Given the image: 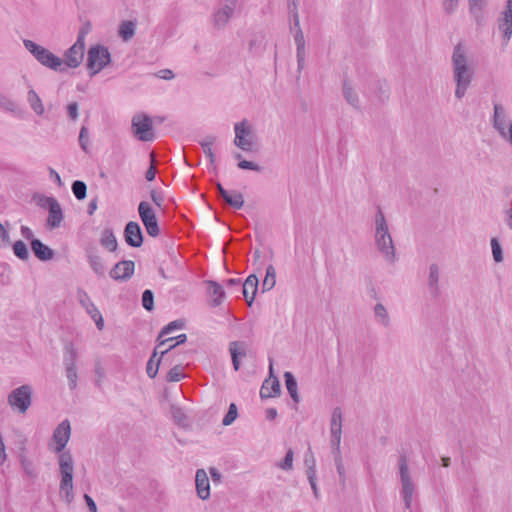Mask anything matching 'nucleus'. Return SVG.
Returning a JSON list of instances; mask_svg holds the SVG:
<instances>
[{
  "label": "nucleus",
  "mask_w": 512,
  "mask_h": 512,
  "mask_svg": "<svg viewBox=\"0 0 512 512\" xmlns=\"http://www.w3.org/2000/svg\"><path fill=\"white\" fill-rule=\"evenodd\" d=\"M304 463L307 468L306 474L307 478H313V476L316 475V460L314 457L313 452L309 448L308 451L305 453L304 456Z\"/></svg>",
  "instance_id": "37"
},
{
  "label": "nucleus",
  "mask_w": 512,
  "mask_h": 512,
  "mask_svg": "<svg viewBox=\"0 0 512 512\" xmlns=\"http://www.w3.org/2000/svg\"><path fill=\"white\" fill-rule=\"evenodd\" d=\"M343 95L346 101L351 106H353L356 109L360 108L359 98L348 82H344L343 84Z\"/></svg>",
  "instance_id": "35"
},
{
  "label": "nucleus",
  "mask_w": 512,
  "mask_h": 512,
  "mask_svg": "<svg viewBox=\"0 0 512 512\" xmlns=\"http://www.w3.org/2000/svg\"><path fill=\"white\" fill-rule=\"evenodd\" d=\"M136 24L133 21H123L119 26V36L123 41H129L135 35Z\"/></svg>",
  "instance_id": "31"
},
{
  "label": "nucleus",
  "mask_w": 512,
  "mask_h": 512,
  "mask_svg": "<svg viewBox=\"0 0 512 512\" xmlns=\"http://www.w3.org/2000/svg\"><path fill=\"white\" fill-rule=\"evenodd\" d=\"M20 232H21L22 237L25 238L26 240H30L32 242V240L34 239L33 231L29 227L21 226Z\"/></svg>",
  "instance_id": "62"
},
{
  "label": "nucleus",
  "mask_w": 512,
  "mask_h": 512,
  "mask_svg": "<svg viewBox=\"0 0 512 512\" xmlns=\"http://www.w3.org/2000/svg\"><path fill=\"white\" fill-rule=\"evenodd\" d=\"M498 29L502 33L503 44L507 45L512 37V0H507L504 10L499 14Z\"/></svg>",
  "instance_id": "12"
},
{
  "label": "nucleus",
  "mask_w": 512,
  "mask_h": 512,
  "mask_svg": "<svg viewBox=\"0 0 512 512\" xmlns=\"http://www.w3.org/2000/svg\"><path fill=\"white\" fill-rule=\"evenodd\" d=\"M23 45L41 65L52 70L60 69L62 65L61 58L55 56L45 47L28 39L23 40Z\"/></svg>",
  "instance_id": "5"
},
{
  "label": "nucleus",
  "mask_w": 512,
  "mask_h": 512,
  "mask_svg": "<svg viewBox=\"0 0 512 512\" xmlns=\"http://www.w3.org/2000/svg\"><path fill=\"white\" fill-rule=\"evenodd\" d=\"M280 394V382L277 377L266 379L260 389L261 398H271Z\"/></svg>",
  "instance_id": "24"
},
{
  "label": "nucleus",
  "mask_w": 512,
  "mask_h": 512,
  "mask_svg": "<svg viewBox=\"0 0 512 512\" xmlns=\"http://www.w3.org/2000/svg\"><path fill=\"white\" fill-rule=\"evenodd\" d=\"M342 431V411L336 407L332 412L330 432Z\"/></svg>",
  "instance_id": "41"
},
{
  "label": "nucleus",
  "mask_w": 512,
  "mask_h": 512,
  "mask_svg": "<svg viewBox=\"0 0 512 512\" xmlns=\"http://www.w3.org/2000/svg\"><path fill=\"white\" fill-rule=\"evenodd\" d=\"M451 63L453 80L456 84L455 97L460 100L465 96L474 76V69L469 63L465 47L461 43L455 45Z\"/></svg>",
  "instance_id": "1"
},
{
  "label": "nucleus",
  "mask_w": 512,
  "mask_h": 512,
  "mask_svg": "<svg viewBox=\"0 0 512 512\" xmlns=\"http://www.w3.org/2000/svg\"><path fill=\"white\" fill-rule=\"evenodd\" d=\"M493 128L499 133L501 137H506L507 134V119L506 113L501 104H494V114L492 119Z\"/></svg>",
  "instance_id": "18"
},
{
  "label": "nucleus",
  "mask_w": 512,
  "mask_h": 512,
  "mask_svg": "<svg viewBox=\"0 0 512 512\" xmlns=\"http://www.w3.org/2000/svg\"><path fill=\"white\" fill-rule=\"evenodd\" d=\"M101 245L109 251H115L117 249V239L110 228L104 229L100 239Z\"/></svg>",
  "instance_id": "27"
},
{
  "label": "nucleus",
  "mask_w": 512,
  "mask_h": 512,
  "mask_svg": "<svg viewBox=\"0 0 512 512\" xmlns=\"http://www.w3.org/2000/svg\"><path fill=\"white\" fill-rule=\"evenodd\" d=\"M205 284L207 286V293L211 299V305L213 307L221 305L225 298L223 287L219 283L212 280L206 281Z\"/></svg>",
  "instance_id": "21"
},
{
  "label": "nucleus",
  "mask_w": 512,
  "mask_h": 512,
  "mask_svg": "<svg viewBox=\"0 0 512 512\" xmlns=\"http://www.w3.org/2000/svg\"><path fill=\"white\" fill-rule=\"evenodd\" d=\"M174 73L170 69H163L158 72V77L165 80H171L174 78Z\"/></svg>",
  "instance_id": "64"
},
{
  "label": "nucleus",
  "mask_w": 512,
  "mask_h": 512,
  "mask_svg": "<svg viewBox=\"0 0 512 512\" xmlns=\"http://www.w3.org/2000/svg\"><path fill=\"white\" fill-rule=\"evenodd\" d=\"M295 26L298 27L296 34L294 35V41L296 44V57L298 63V69L301 70L305 64L306 50H305V38L302 30L300 29L298 13H294Z\"/></svg>",
  "instance_id": "15"
},
{
  "label": "nucleus",
  "mask_w": 512,
  "mask_h": 512,
  "mask_svg": "<svg viewBox=\"0 0 512 512\" xmlns=\"http://www.w3.org/2000/svg\"><path fill=\"white\" fill-rule=\"evenodd\" d=\"M237 0H224L213 13V23L217 28H223L233 17Z\"/></svg>",
  "instance_id": "13"
},
{
  "label": "nucleus",
  "mask_w": 512,
  "mask_h": 512,
  "mask_svg": "<svg viewBox=\"0 0 512 512\" xmlns=\"http://www.w3.org/2000/svg\"><path fill=\"white\" fill-rule=\"evenodd\" d=\"M0 107L6 111L14 112L17 109V104L11 98L0 94Z\"/></svg>",
  "instance_id": "51"
},
{
  "label": "nucleus",
  "mask_w": 512,
  "mask_h": 512,
  "mask_svg": "<svg viewBox=\"0 0 512 512\" xmlns=\"http://www.w3.org/2000/svg\"><path fill=\"white\" fill-rule=\"evenodd\" d=\"M184 322L182 320H175L166 325L160 332L158 340L162 339L165 335L170 334L172 331L182 329Z\"/></svg>",
  "instance_id": "45"
},
{
  "label": "nucleus",
  "mask_w": 512,
  "mask_h": 512,
  "mask_svg": "<svg viewBox=\"0 0 512 512\" xmlns=\"http://www.w3.org/2000/svg\"><path fill=\"white\" fill-rule=\"evenodd\" d=\"M265 48L266 38L263 34H257L249 41V51L255 56L261 55Z\"/></svg>",
  "instance_id": "26"
},
{
  "label": "nucleus",
  "mask_w": 512,
  "mask_h": 512,
  "mask_svg": "<svg viewBox=\"0 0 512 512\" xmlns=\"http://www.w3.org/2000/svg\"><path fill=\"white\" fill-rule=\"evenodd\" d=\"M398 474L400 480V495L405 508L410 509L414 496L417 494V486L409 468L408 457L401 454L398 458Z\"/></svg>",
  "instance_id": "3"
},
{
  "label": "nucleus",
  "mask_w": 512,
  "mask_h": 512,
  "mask_svg": "<svg viewBox=\"0 0 512 512\" xmlns=\"http://www.w3.org/2000/svg\"><path fill=\"white\" fill-rule=\"evenodd\" d=\"M374 241L377 250L383 258L390 264L396 260V252L388 224L382 210L379 208L375 216V235Z\"/></svg>",
  "instance_id": "2"
},
{
  "label": "nucleus",
  "mask_w": 512,
  "mask_h": 512,
  "mask_svg": "<svg viewBox=\"0 0 512 512\" xmlns=\"http://www.w3.org/2000/svg\"><path fill=\"white\" fill-rule=\"evenodd\" d=\"M234 144L243 151L250 152L255 144V132L248 120L243 119L234 125Z\"/></svg>",
  "instance_id": "6"
},
{
  "label": "nucleus",
  "mask_w": 512,
  "mask_h": 512,
  "mask_svg": "<svg viewBox=\"0 0 512 512\" xmlns=\"http://www.w3.org/2000/svg\"><path fill=\"white\" fill-rule=\"evenodd\" d=\"M342 431L331 432V446L333 455H340Z\"/></svg>",
  "instance_id": "49"
},
{
  "label": "nucleus",
  "mask_w": 512,
  "mask_h": 512,
  "mask_svg": "<svg viewBox=\"0 0 512 512\" xmlns=\"http://www.w3.org/2000/svg\"><path fill=\"white\" fill-rule=\"evenodd\" d=\"M150 198L153 203L160 209H163L164 204V194L160 190L152 189L150 191Z\"/></svg>",
  "instance_id": "54"
},
{
  "label": "nucleus",
  "mask_w": 512,
  "mask_h": 512,
  "mask_svg": "<svg viewBox=\"0 0 512 512\" xmlns=\"http://www.w3.org/2000/svg\"><path fill=\"white\" fill-rule=\"evenodd\" d=\"M134 268L135 264L133 261H120L111 269L110 277L114 280H127L133 275Z\"/></svg>",
  "instance_id": "17"
},
{
  "label": "nucleus",
  "mask_w": 512,
  "mask_h": 512,
  "mask_svg": "<svg viewBox=\"0 0 512 512\" xmlns=\"http://www.w3.org/2000/svg\"><path fill=\"white\" fill-rule=\"evenodd\" d=\"M237 166L240 168V169H243V170H253V171H260L261 168L259 165H257L256 163L254 162H251V161H247V160H241L238 162Z\"/></svg>",
  "instance_id": "58"
},
{
  "label": "nucleus",
  "mask_w": 512,
  "mask_h": 512,
  "mask_svg": "<svg viewBox=\"0 0 512 512\" xmlns=\"http://www.w3.org/2000/svg\"><path fill=\"white\" fill-rule=\"evenodd\" d=\"M79 144H80V147L82 148V150H84L85 152L88 150V144H89L88 130L85 126H82V128L80 130Z\"/></svg>",
  "instance_id": "55"
},
{
  "label": "nucleus",
  "mask_w": 512,
  "mask_h": 512,
  "mask_svg": "<svg viewBox=\"0 0 512 512\" xmlns=\"http://www.w3.org/2000/svg\"><path fill=\"white\" fill-rule=\"evenodd\" d=\"M469 11L475 18L477 23H480L483 17V9L486 6V0H468Z\"/></svg>",
  "instance_id": "29"
},
{
  "label": "nucleus",
  "mask_w": 512,
  "mask_h": 512,
  "mask_svg": "<svg viewBox=\"0 0 512 512\" xmlns=\"http://www.w3.org/2000/svg\"><path fill=\"white\" fill-rule=\"evenodd\" d=\"M284 379L287 391L295 403L299 402V395L297 390V382L291 372L284 373Z\"/></svg>",
  "instance_id": "30"
},
{
  "label": "nucleus",
  "mask_w": 512,
  "mask_h": 512,
  "mask_svg": "<svg viewBox=\"0 0 512 512\" xmlns=\"http://www.w3.org/2000/svg\"><path fill=\"white\" fill-rule=\"evenodd\" d=\"M86 31L81 30L75 44L66 52V66L77 67L83 60Z\"/></svg>",
  "instance_id": "14"
},
{
  "label": "nucleus",
  "mask_w": 512,
  "mask_h": 512,
  "mask_svg": "<svg viewBox=\"0 0 512 512\" xmlns=\"http://www.w3.org/2000/svg\"><path fill=\"white\" fill-rule=\"evenodd\" d=\"M224 201L235 209H241L244 205V197L240 192L237 191L229 192Z\"/></svg>",
  "instance_id": "38"
},
{
  "label": "nucleus",
  "mask_w": 512,
  "mask_h": 512,
  "mask_svg": "<svg viewBox=\"0 0 512 512\" xmlns=\"http://www.w3.org/2000/svg\"><path fill=\"white\" fill-rule=\"evenodd\" d=\"M258 284L259 280L255 274L249 275L245 282L242 283L241 291L248 306H251L254 301L255 295L258 290Z\"/></svg>",
  "instance_id": "19"
},
{
  "label": "nucleus",
  "mask_w": 512,
  "mask_h": 512,
  "mask_svg": "<svg viewBox=\"0 0 512 512\" xmlns=\"http://www.w3.org/2000/svg\"><path fill=\"white\" fill-rule=\"evenodd\" d=\"M32 395V386L23 384L8 394L7 402L13 411L25 414L32 405Z\"/></svg>",
  "instance_id": "4"
},
{
  "label": "nucleus",
  "mask_w": 512,
  "mask_h": 512,
  "mask_svg": "<svg viewBox=\"0 0 512 512\" xmlns=\"http://www.w3.org/2000/svg\"><path fill=\"white\" fill-rule=\"evenodd\" d=\"M292 463H293V451L292 450H288L286 455H285L284 460L280 464V467L283 470H290L292 468Z\"/></svg>",
  "instance_id": "59"
},
{
  "label": "nucleus",
  "mask_w": 512,
  "mask_h": 512,
  "mask_svg": "<svg viewBox=\"0 0 512 512\" xmlns=\"http://www.w3.org/2000/svg\"><path fill=\"white\" fill-rule=\"evenodd\" d=\"M184 376H185V374L183 372L182 367L177 365L169 370V372L167 373L166 379L169 382H178L181 379H183Z\"/></svg>",
  "instance_id": "47"
},
{
  "label": "nucleus",
  "mask_w": 512,
  "mask_h": 512,
  "mask_svg": "<svg viewBox=\"0 0 512 512\" xmlns=\"http://www.w3.org/2000/svg\"><path fill=\"white\" fill-rule=\"evenodd\" d=\"M247 346L245 342L242 341H232L229 344V352L231 354L232 364L235 371H238L240 368L239 357L246 356Z\"/></svg>",
  "instance_id": "23"
},
{
  "label": "nucleus",
  "mask_w": 512,
  "mask_h": 512,
  "mask_svg": "<svg viewBox=\"0 0 512 512\" xmlns=\"http://www.w3.org/2000/svg\"><path fill=\"white\" fill-rule=\"evenodd\" d=\"M276 284V271L273 265H269L266 268V275L262 282V291H270Z\"/></svg>",
  "instance_id": "32"
},
{
  "label": "nucleus",
  "mask_w": 512,
  "mask_h": 512,
  "mask_svg": "<svg viewBox=\"0 0 512 512\" xmlns=\"http://www.w3.org/2000/svg\"><path fill=\"white\" fill-rule=\"evenodd\" d=\"M89 263L93 271L99 275L104 276L106 273V266L103 262V259L99 255L91 254L89 256Z\"/></svg>",
  "instance_id": "36"
},
{
  "label": "nucleus",
  "mask_w": 512,
  "mask_h": 512,
  "mask_svg": "<svg viewBox=\"0 0 512 512\" xmlns=\"http://www.w3.org/2000/svg\"><path fill=\"white\" fill-rule=\"evenodd\" d=\"M150 158H151V165L150 167L147 169L146 173H145V178L147 181H152L155 179V175H156V168H155V156L153 153L150 154Z\"/></svg>",
  "instance_id": "57"
},
{
  "label": "nucleus",
  "mask_w": 512,
  "mask_h": 512,
  "mask_svg": "<svg viewBox=\"0 0 512 512\" xmlns=\"http://www.w3.org/2000/svg\"><path fill=\"white\" fill-rule=\"evenodd\" d=\"M9 241V232L7 229L0 223V246L4 245Z\"/></svg>",
  "instance_id": "61"
},
{
  "label": "nucleus",
  "mask_w": 512,
  "mask_h": 512,
  "mask_svg": "<svg viewBox=\"0 0 512 512\" xmlns=\"http://www.w3.org/2000/svg\"><path fill=\"white\" fill-rule=\"evenodd\" d=\"M67 112L71 119L76 120L78 117V105L76 102H72L67 106Z\"/></svg>",
  "instance_id": "60"
},
{
  "label": "nucleus",
  "mask_w": 512,
  "mask_h": 512,
  "mask_svg": "<svg viewBox=\"0 0 512 512\" xmlns=\"http://www.w3.org/2000/svg\"><path fill=\"white\" fill-rule=\"evenodd\" d=\"M172 415L178 423H182L185 418L183 411L180 408L172 407Z\"/></svg>",
  "instance_id": "63"
},
{
  "label": "nucleus",
  "mask_w": 512,
  "mask_h": 512,
  "mask_svg": "<svg viewBox=\"0 0 512 512\" xmlns=\"http://www.w3.org/2000/svg\"><path fill=\"white\" fill-rule=\"evenodd\" d=\"M27 101L31 107V109L37 114L42 115L44 112V107L41 99L38 94L34 90H29L27 95Z\"/></svg>",
  "instance_id": "33"
},
{
  "label": "nucleus",
  "mask_w": 512,
  "mask_h": 512,
  "mask_svg": "<svg viewBox=\"0 0 512 512\" xmlns=\"http://www.w3.org/2000/svg\"><path fill=\"white\" fill-rule=\"evenodd\" d=\"M124 238L129 246L140 247L143 243V234L140 225L134 221L128 222L124 230Z\"/></svg>",
  "instance_id": "16"
},
{
  "label": "nucleus",
  "mask_w": 512,
  "mask_h": 512,
  "mask_svg": "<svg viewBox=\"0 0 512 512\" xmlns=\"http://www.w3.org/2000/svg\"><path fill=\"white\" fill-rule=\"evenodd\" d=\"M139 217L151 237H157L160 234V227L157 221L156 212L147 201H141L138 205Z\"/></svg>",
  "instance_id": "11"
},
{
  "label": "nucleus",
  "mask_w": 512,
  "mask_h": 512,
  "mask_svg": "<svg viewBox=\"0 0 512 512\" xmlns=\"http://www.w3.org/2000/svg\"><path fill=\"white\" fill-rule=\"evenodd\" d=\"M111 61L109 50L102 46L96 45L88 50L87 68L90 75L94 76L106 67Z\"/></svg>",
  "instance_id": "8"
},
{
  "label": "nucleus",
  "mask_w": 512,
  "mask_h": 512,
  "mask_svg": "<svg viewBox=\"0 0 512 512\" xmlns=\"http://www.w3.org/2000/svg\"><path fill=\"white\" fill-rule=\"evenodd\" d=\"M85 310L90 315L92 320L95 322L97 329L100 331L103 330L104 320L96 306L92 302H89L87 303Z\"/></svg>",
  "instance_id": "34"
},
{
  "label": "nucleus",
  "mask_w": 512,
  "mask_h": 512,
  "mask_svg": "<svg viewBox=\"0 0 512 512\" xmlns=\"http://www.w3.org/2000/svg\"><path fill=\"white\" fill-rule=\"evenodd\" d=\"M197 495L200 499L206 500L210 496V484L206 472L198 469L195 476Z\"/></svg>",
  "instance_id": "20"
},
{
  "label": "nucleus",
  "mask_w": 512,
  "mask_h": 512,
  "mask_svg": "<svg viewBox=\"0 0 512 512\" xmlns=\"http://www.w3.org/2000/svg\"><path fill=\"white\" fill-rule=\"evenodd\" d=\"M31 249L34 255L41 261L51 260L54 256V252L51 248L43 244L38 239H33L31 242Z\"/></svg>",
  "instance_id": "25"
},
{
  "label": "nucleus",
  "mask_w": 512,
  "mask_h": 512,
  "mask_svg": "<svg viewBox=\"0 0 512 512\" xmlns=\"http://www.w3.org/2000/svg\"><path fill=\"white\" fill-rule=\"evenodd\" d=\"M72 472H73V463L72 458L66 453V501H69V490H72Z\"/></svg>",
  "instance_id": "40"
},
{
  "label": "nucleus",
  "mask_w": 512,
  "mask_h": 512,
  "mask_svg": "<svg viewBox=\"0 0 512 512\" xmlns=\"http://www.w3.org/2000/svg\"><path fill=\"white\" fill-rule=\"evenodd\" d=\"M72 192L78 200H82L86 197L87 186L83 181L76 180L71 186Z\"/></svg>",
  "instance_id": "43"
},
{
  "label": "nucleus",
  "mask_w": 512,
  "mask_h": 512,
  "mask_svg": "<svg viewBox=\"0 0 512 512\" xmlns=\"http://www.w3.org/2000/svg\"><path fill=\"white\" fill-rule=\"evenodd\" d=\"M439 278H440V269L437 264H431L429 266V275H428V289L429 293L433 298H437L440 295V286H439Z\"/></svg>",
  "instance_id": "22"
},
{
  "label": "nucleus",
  "mask_w": 512,
  "mask_h": 512,
  "mask_svg": "<svg viewBox=\"0 0 512 512\" xmlns=\"http://www.w3.org/2000/svg\"><path fill=\"white\" fill-rule=\"evenodd\" d=\"M142 306L147 310L151 311L154 308V296L151 290H145L142 294Z\"/></svg>",
  "instance_id": "50"
},
{
  "label": "nucleus",
  "mask_w": 512,
  "mask_h": 512,
  "mask_svg": "<svg viewBox=\"0 0 512 512\" xmlns=\"http://www.w3.org/2000/svg\"><path fill=\"white\" fill-rule=\"evenodd\" d=\"M491 248H492V254L495 262H502L503 261V254H502V248L496 238L491 239Z\"/></svg>",
  "instance_id": "53"
},
{
  "label": "nucleus",
  "mask_w": 512,
  "mask_h": 512,
  "mask_svg": "<svg viewBox=\"0 0 512 512\" xmlns=\"http://www.w3.org/2000/svg\"><path fill=\"white\" fill-rule=\"evenodd\" d=\"M237 416H238L237 406H236V404L231 403L229 406L228 412L226 413V415L224 416V418L222 420V424L224 426L231 425L236 420Z\"/></svg>",
  "instance_id": "48"
},
{
  "label": "nucleus",
  "mask_w": 512,
  "mask_h": 512,
  "mask_svg": "<svg viewBox=\"0 0 512 512\" xmlns=\"http://www.w3.org/2000/svg\"><path fill=\"white\" fill-rule=\"evenodd\" d=\"M131 130L139 141L150 142L155 138L152 119L144 113H137L133 116Z\"/></svg>",
  "instance_id": "7"
},
{
  "label": "nucleus",
  "mask_w": 512,
  "mask_h": 512,
  "mask_svg": "<svg viewBox=\"0 0 512 512\" xmlns=\"http://www.w3.org/2000/svg\"><path fill=\"white\" fill-rule=\"evenodd\" d=\"M66 377L69 380V387L71 389H74L76 387V382H77V373H76L74 367L66 368Z\"/></svg>",
  "instance_id": "56"
},
{
  "label": "nucleus",
  "mask_w": 512,
  "mask_h": 512,
  "mask_svg": "<svg viewBox=\"0 0 512 512\" xmlns=\"http://www.w3.org/2000/svg\"><path fill=\"white\" fill-rule=\"evenodd\" d=\"M214 137H207L205 140L201 142L202 149L207 158H209L210 162L214 161L215 155L212 150V146L214 144Z\"/></svg>",
  "instance_id": "46"
},
{
  "label": "nucleus",
  "mask_w": 512,
  "mask_h": 512,
  "mask_svg": "<svg viewBox=\"0 0 512 512\" xmlns=\"http://www.w3.org/2000/svg\"><path fill=\"white\" fill-rule=\"evenodd\" d=\"M34 200L37 205L43 209H47L49 212V216L47 219V223L50 227L59 226L63 215L60 204L53 197H48L41 194H36L34 196Z\"/></svg>",
  "instance_id": "9"
},
{
  "label": "nucleus",
  "mask_w": 512,
  "mask_h": 512,
  "mask_svg": "<svg viewBox=\"0 0 512 512\" xmlns=\"http://www.w3.org/2000/svg\"><path fill=\"white\" fill-rule=\"evenodd\" d=\"M186 340H187L186 334H180V335H178L176 337L160 339L159 343L157 345V348H161L162 346H164L168 342H174V345H169L166 349L159 351V353L161 355L160 358L162 356H164L167 352H169L171 349L175 348L177 345L185 343Z\"/></svg>",
  "instance_id": "28"
},
{
  "label": "nucleus",
  "mask_w": 512,
  "mask_h": 512,
  "mask_svg": "<svg viewBox=\"0 0 512 512\" xmlns=\"http://www.w3.org/2000/svg\"><path fill=\"white\" fill-rule=\"evenodd\" d=\"M14 254L21 260H27L29 257V251L24 242L18 240L13 245Z\"/></svg>",
  "instance_id": "44"
},
{
  "label": "nucleus",
  "mask_w": 512,
  "mask_h": 512,
  "mask_svg": "<svg viewBox=\"0 0 512 512\" xmlns=\"http://www.w3.org/2000/svg\"><path fill=\"white\" fill-rule=\"evenodd\" d=\"M374 314H375L377 321L380 324H382L385 327L389 326L390 319H389L388 312H387L386 308L381 303H378L375 305Z\"/></svg>",
  "instance_id": "39"
},
{
  "label": "nucleus",
  "mask_w": 512,
  "mask_h": 512,
  "mask_svg": "<svg viewBox=\"0 0 512 512\" xmlns=\"http://www.w3.org/2000/svg\"><path fill=\"white\" fill-rule=\"evenodd\" d=\"M158 349L159 348H157V347L155 348L153 355L151 356V358L149 359V361L147 363L146 372H147V375L150 378H155V376L157 375V372H158V367H159V364H160V358L157 359L156 362H154V358L158 354Z\"/></svg>",
  "instance_id": "42"
},
{
  "label": "nucleus",
  "mask_w": 512,
  "mask_h": 512,
  "mask_svg": "<svg viewBox=\"0 0 512 512\" xmlns=\"http://www.w3.org/2000/svg\"><path fill=\"white\" fill-rule=\"evenodd\" d=\"M49 449L58 455L60 490L64 489V422L58 424L49 442Z\"/></svg>",
  "instance_id": "10"
},
{
  "label": "nucleus",
  "mask_w": 512,
  "mask_h": 512,
  "mask_svg": "<svg viewBox=\"0 0 512 512\" xmlns=\"http://www.w3.org/2000/svg\"><path fill=\"white\" fill-rule=\"evenodd\" d=\"M459 0H442V9L445 14L452 15L456 12Z\"/></svg>",
  "instance_id": "52"
}]
</instances>
